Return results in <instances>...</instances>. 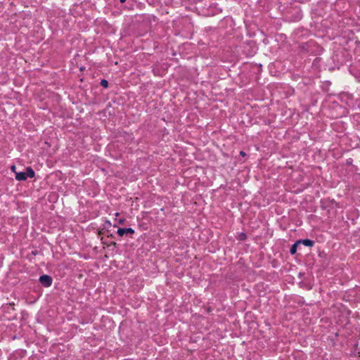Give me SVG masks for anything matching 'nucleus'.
<instances>
[{
    "label": "nucleus",
    "instance_id": "3",
    "mask_svg": "<svg viewBox=\"0 0 360 360\" xmlns=\"http://www.w3.org/2000/svg\"><path fill=\"white\" fill-rule=\"evenodd\" d=\"M297 241L300 242V245H304L305 246L310 247V248L314 246L315 244V242L314 240H312L311 239H308V238L300 239V240H298Z\"/></svg>",
    "mask_w": 360,
    "mask_h": 360
},
{
    "label": "nucleus",
    "instance_id": "17",
    "mask_svg": "<svg viewBox=\"0 0 360 360\" xmlns=\"http://www.w3.org/2000/svg\"><path fill=\"white\" fill-rule=\"evenodd\" d=\"M123 221H124V219H120V224L123 223Z\"/></svg>",
    "mask_w": 360,
    "mask_h": 360
},
{
    "label": "nucleus",
    "instance_id": "8",
    "mask_svg": "<svg viewBox=\"0 0 360 360\" xmlns=\"http://www.w3.org/2000/svg\"><path fill=\"white\" fill-rule=\"evenodd\" d=\"M100 84L104 88L108 87V80H106L105 79H101Z\"/></svg>",
    "mask_w": 360,
    "mask_h": 360
},
{
    "label": "nucleus",
    "instance_id": "9",
    "mask_svg": "<svg viewBox=\"0 0 360 360\" xmlns=\"http://www.w3.org/2000/svg\"><path fill=\"white\" fill-rule=\"evenodd\" d=\"M247 238V236L245 233H241L239 235V240H245Z\"/></svg>",
    "mask_w": 360,
    "mask_h": 360
},
{
    "label": "nucleus",
    "instance_id": "2",
    "mask_svg": "<svg viewBox=\"0 0 360 360\" xmlns=\"http://www.w3.org/2000/svg\"><path fill=\"white\" fill-rule=\"evenodd\" d=\"M135 233V231L131 228H119L117 230V233L120 236H123L125 234H134Z\"/></svg>",
    "mask_w": 360,
    "mask_h": 360
},
{
    "label": "nucleus",
    "instance_id": "10",
    "mask_svg": "<svg viewBox=\"0 0 360 360\" xmlns=\"http://www.w3.org/2000/svg\"><path fill=\"white\" fill-rule=\"evenodd\" d=\"M304 272L300 271L299 272V277L302 278L304 276Z\"/></svg>",
    "mask_w": 360,
    "mask_h": 360
},
{
    "label": "nucleus",
    "instance_id": "6",
    "mask_svg": "<svg viewBox=\"0 0 360 360\" xmlns=\"http://www.w3.org/2000/svg\"><path fill=\"white\" fill-rule=\"evenodd\" d=\"M300 242H298L297 240L292 245L290 249V253L293 255L296 253L297 250V248L300 247Z\"/></svg>",
    "mask_w": 360,
    "mask_h": 360
},
{
    "label": "nucleus",
    "instance_id": "13",
    "mask_svg": "<svg viewBox=\"0 0 360 360\" xmlns=\"http://www.w3.org/2000/svg\"><path fill=\"white\" fill-rule=\"evenodd\" d=\"M105 225H108V226H110L111 224H110V221H106Z\"/></svg>",
    "mask_w": 360,
    "mask_h": 360
},
{
    "label": "nucleus",
    "instance_id": "12",
    "mask_svg": "<svg viewBox=\"0 0 360 360\" xmlns=\"http://www.w3.org/2000/svg\"><path fill=\"white\" fill-rule=\"evenodd\" d=\"M240 155H242V156H245L246 154L244 151H240Z\"/></svg>",
    "mask_w": 360,
    "mask_h": 360
},
{
    "label": "nucleus",
    "instance_id": "11",
    "mask_svg": "<svg viewBox=\"0 0 360 360\" xmlns=\"http://www.w3.org/2000/svg\"><path fill=\"white\" fill-rule=\"evenodd\" d=\"M31 253H32V255H37V254H38V251H37V250L32 251V252H31Z\"/></svg>",
    "mask_w": 360,
    "mask_h": 360
},
{
    "label": "nucleus",
    "instance_id": "14",
    "mask_svg": "<svg viewBox=\"0 0 360 360\" xmlns=\"http://www.w3.org/2000/svg\"><path fill=\"white\" fill-rule=\"evenodd\" d=\"M15 165H13V166L11 167V170H12V171H13V172H15Z\"/></svg>",
    "mask_w": 360,
    "mask_h": 360
},
{
    "label": "nucleus",
    "instance_id": "4",
    "mask_svg": "<svg viewBox=\"0 0 360 360\" xmlns=\"http://www.w3.org/2000/svg\"><path fill=\"white\" fill-rule=\"evenodd\" d=\"M321 207L323 209H326L330 205L335 203V202L334 200L328 199V200H321Z\"/></svg>",
    "mask_w": 360,
    "mask_h": 360
},
{
    "label": "nucleus",
    "instance_id": "15",
    "mask_svg": "<svg viewBox=\"0 0 360 360\" xmlns=\"http://www.w3.org/2000/svg\"><path fill=\"white\" fill-rule=\"evenodd\" d=\"M183 276V273H182V271H181V272L178 274V276H179V277H181V276Z\"/></svg>",
    "mask_w": 360,
    "mask_h": 360
},
{
    "label": "nucleus",
    "instance_id": "5",
    "mask_svg": "<svg viewBox=\"0 0 360 360\" xmlns=\"http://www.w3.org/2000/svg\"><path fill=\"white\" fill-rule=\"evenodd\" d=\"M15 179L19 181H25L27 179L25 172H20L15 173Z\"/></svg>",
    "mask_w": 360,
    "mask_h": 360
},
{
    "label": "nucleus",
    "instance_id": "7",
    "mask_svg": "<svg viewBox=\"0 0 360 360\" xmlns=\"http://www.w3.org/2000/svg\"><path fill=\"white\" fill-rule=\"evenodd\" d=\"M26 177L33 178L34 177L35 172L31 167H26Z\"/></svg>",
    "mask_w": 360,
    "mask_h": 360
},
{
    "label": "nucleus",
    "instance_id": "16",
    "mask_svg": "<svg viewBox=\"0 0 360 360\" xmlns=\"http://www.w3.org/2000/svg\"><path fill=\"white\" fill-rule=\"evenodd\" d=\"M120 3H124L126 0H120Z\"/></svg>",
    "mask_w": 360,
    "mask_h": 360
},
{
    "label": "nucleus",
    "instance_id": "1",
    "mask_svg": "<svg viewBox=\"0 0 360 360\" xmlns=\"http://www.w3.org/2000/svg\"><path fill=\"white\" fill-rule=\"evenodd\" d=\"M39 281L43 287L49 288L52 285L53 279L51 276L43 274L39 276Z\"/></svg>",
    "mask_w": 360,
    "mask_h": 360
}]
</instances>
